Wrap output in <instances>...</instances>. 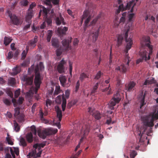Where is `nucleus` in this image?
<instances>
[{"instance_id":"obj_53","label":"nucleus","mask_w":158,"mask_h":158,"mask_svg":"<svg viewBox=\"0 0 158 158\" xmlns=\"http://www.w3.org/2000/svg\"><path fill=\"white\" fill-rule=\"evenodd\" d=\"M28 2L27 0H23L21 1L20 2L21 6H26L28 4Z\"/></svg>"},{"instance_id":"obj_18","label":"nucleus","mask_w":158,"mask_h":158,"mask_svg":"<svg viewBox=\"0 0 158 158\" xmlns=\"http://www.w3.org/2000/svg\"><path fill=\"white\" fill-rule=\"evenodd\" d=\"M59 79L61 85L63 86H66V85L67 77L65 76L60 75L59 77Z\"/></svg>"},{"instance_id":"obj_46","label":"nucleus","mask_w":158,"mask_h":158,"mask_svg":"<svg viewBox=\"0 0 158 158\" xmlns=\"http://www.w3.org/2000/svg\"><path fill=\"white\" fill-rule=\"evenodd\" d=\"M28 12L27 13V15L26 16V21L28 23H29L30 22V12H29V11L30 10V8L28 9Z\"/></svg>"},{"instance_id":"obj_62","label":"nucleus","mask_w":158,"mask_h":158,"mask_svg":"<svg viewBox=\"0 0 158 158\" xmlns=\"http://www.w3.org/2000/svg\"><path fill=\"white\" fill-rule=\"evenodd\" d=\"M80 87V81H77L75 91L77 92Z\"/></svg>"},{"instance_id":"obj_35","label":"nucleus","mask_w":158,"mask_h":158,"mask_svg":"<svg viewBox=\"0 0 158 158\" xmlns=\"http://www.w3.org/2000/svg\"><path fill=\"white\" fill-rule=\"evenodd\" d=\"M10 151L11 154L13 158H15V153H14L13 151L12 148L10 147H6L5 148V151L6 152H9V151Z\"/></svg>"},{"instance_id":"obj_16","label":"nucleus","mask_w":158,"mask_h":158,"mask_svg":"<svg viewBox=\"0 0 158 158\" xmlns=\"http://www.w3.org/2000/svg\"><path fill=\"white\" fill-rule=\"evenodd\" d=\"M46 26L45 21H44L41 24L40 26H37V27H35L33 26L32 28V30L34 32H38L40 31V29H44Z\"/></svg>"},{"instance_id":"obj_40","label":"nucleus","mask_w":158,"mask_h":158,"mask_svg":"<svg viewBox=\"0 0 158 158\" xmlns=\"http://www.w3.org/2000/svg\"><path fill=\"white\" fill-rule=\"evenodd\" d=\"M45 23H47L48 26H51L52 23V20L51 18L50 17H47L45 18Z\"/></svg>"},{"instance_id":"obj_9","label":"nucleus","mask_w":158,"mask_h":158,"mask_svg":"<svg viewBox=\"0 0 158 158\" xmlns=\"http://www.w3.org/2000/svg\"><path fill=\"white\" fill-rule=\"evenodd\" d=\"M70 94V91L69 90H67L65 91V94L64 95L63 94L62 96V104L61 106L62 110L64 111L65 109V107L66 106V99L69 98Z\"/></svg>"},{"instance_id":"obj_7","label":"nucleus","mask_w":158,"mask_h":158,"mask_svg":"<svg viewBox=\"0 0 158 158\" xmlns=\"http://www.w3.org/2000/svg\"><path fill=\"white\" fill-rule=\"evenodd\" d=\"M91 123V121L88 120V122H86L84 123L82 127V130L84 131V133L79 142V143H80V144L83 141L84 138L85 137L86 135H87L89 132L90 124Z\"/></svg>"},{"instance_id":"obj_54","label":"nucleus","mask_w":158,"mask_h":158,"mask_svg":"<svg viewBox=\"0 0 158 158\" xmlns=\"http://www.w3.org/2000/svg\"><path fill=\"white\" fill-rule=\"evenodd\" d=\"M103 74V73H102L101 71H99L97 73L95 77V79H98L101 77V75Z\"/></svg>"},{"instance_id":"obj_6","label":"nucleus","mask_w":158,"mask_h":158,"mask_svg":"<svg viewBox=\"0 0 158 158\" xmlns=\"http://www.w3.org/2000/svg\"><path fill=\"white\" fill-rule=\"evenodd\" d=\"M120 95L119 92L117 91V93L114 95V97L110 101L108 104L109 108L111 110L114 109V106L116 105V103H118L121 100Z\"/></svg>"},{"instance_id":"obj_42","label":"nucleus","mask_w":158,"mask_h":158,"mask_svg":"<svg viewBox=\"0 0 158 158\" xmlns=\"http://www.w3.org/2000/svg\"><path fill=\"white\" fill-rule=\"evenodd\" d=\"M11 40L9 38L5 37L4 39V44L5 45H7L11 42Z\"/></svg>"},{"instance_id":"obj_51","label":"nucleus","mask_w":158,"mask_h":158,"mask_svg":"<svg viewBox=\"0 0 158 158\" xmlns=\"http://www.w3.org/2000/svg\"><path fill=\"white\" fill-rule=\"evenodd\" d=\"M69 73L70 74V75L72 77V69H73V67H72V63H71V61H69Z\"/></svg>"},{"instance_id":"obj_64","label":"nucleus","mask_w":158,"mask_h":158,"mask_svg":"<svg viewBox=\"0 0 158 158\" xmlns=\"http://www.w3.org/2000/svg\"><path fill=\"white\" fill-rule=\"evenodd\" d=\"M13 56V53L12 52H10L8 53V58L10 59L12 58Z\"/></svg>"},{"instance_id":"obj_5","label":"nucleus","mask_w":158,"mask_h":158,"mask_svg":"<svg viewBox=\"0 0 158 158\" xmlns=\"http://www.w3.org/2000/svg\"><path fill=\"white\" fill-rule=\"evenodd\" d=\"M58 130L54 128H48L44 130H38L37 133L38 135L42 139H45L47 136L49 135L55 134L57 132Z\"/></svg>"},{"instance_id":"obj_39","label":"nucleus","mask_w":158,"mask_h":158,"mask_svg":"<svg viewBox=\"0 0 158 158\" xmlns=\"http://www.w3.org/2000/svg\"><path fill=\"white\" fill-rule=\"evenodd\" d=\"M102 91L103 92L107 91V94H111L112 92L110 85H109L108 87L102 89Z\"/></svg>"},{"instance_id":"obj_23","label":"nucleus","mask_w":158,"mask_h":158,"mask_svg":"<svg viewBox=\"0 0 158 158\" xmlns=\"http://www.w3.org/2000/svg\"><path fill=\"white\" fill-rule=\"evenodd\" d=\"M135 84L133 81L130 82L128 85H125V89L127 91H130L133 90Z\"/></svg>"},{"instance_id":"obj_1","label":"nucleus","mask_w":158,"mask_h":158,"mask_svg":"<svg viewBox=\"0 0 158 158\" xmlns=\"http://www.w3.org/2000/svg\"><path fill=\"white\" fill-rule=\"evenodd\" d=\"M130 27L127 29H125L123 32L122 34L118 35L117 38V44L118 47H119L120 45H121L123 41V37L125 39L126 42L127 44L126 46V48L125 49V60H127L126 65L122 64L120 67H116L115 70H120L122 71L123 72L125 73L127 69V67L128 66L129 61V54L128 53V52L129 50L131 48L132 44H133L132 40V38L133 36L130 35L129 37L128 38V33L130 30Z\"/></svg>"},{"instance_id":"obj_32","label":"nucleus","mask_w":158,"mask_h":158,"mask_svg":"<svg viewBox=\"0 0 158 158\" xmlns=\"http://www.w3.org/2000/svg\"><path fill=\"white\" fill-rule=\"evenodd\" d=\"M14 127L15 130L16 132H19L20 130V127L19 124L15 120H14Z\"/></svg>"},{"instance_id":"obj_45","label":"nucleus","mask_w":158,"mask_h":158,"mask_svg":"<svg viewBox=\"0 0 158 158\" xmlns=\"http://www.w3.org/2000/svg\"><path fill=\"white\" fill-rule=\"evenodd\" d=\"M91 18V16L89 15V16L87 18V19L85 21V28L89 24V22Z\"/></svg>"},{"instance_id":"obj_28","label":"nucleus","mask_w":158,"mask_h":158,"mask_svg":"<svg viewBox=\"0 0 158 158\" xmlns=\"http://www.w3.org/2000/svg\"><path fill=\"white\" fill-rule=\"evenodd\" d=\"M37 36H35L33 40H30V48H34L36 45V43L38 41Z\"/></svg>"},{"instance_id":"obj_30","label":"nucleus","mask_w":158,"mask_h":158,"mask_svg":"<svg viewBox=\"0 0 158 158\" xmlns=\"http://www.w3.org/2000/svg\"><path fill=\"white\" fill-rule=\"evenodd\" d=\"M52 46L54 47L58 48L59 46V41L57 39L54 38L52 40Z\"/></svg>"},{"instance_id":"obj_17","label":"nucleus","mask_w":158,"mask_h":158,"mask_svg":"<svg viewBox=\"0 0 158 158\" xmlns=\"http://www.w3.org/2000/svg\"><path fill=\"white\" fill-rule=\"evenodd\" d=\"M55 20L56 23L58 25H60L62 23L64 25H65V24H66L64 22V19L61 15H60L59 17H56L55 19Z\"/></svg>"},{"instance_id":"obj_14","label":"nucleus","mask_w":158,"mask_h":158,"mask_svg":"<svg viewBox=\"0 0 158 158\" xmlns=\"http://www.w3.org/2000/svg\"><path fill=\"white\" fill-rule=\"evenodd\" d=\"M56 109L57 117L59 118V121L58 124L57 125V127L58 128H60L61 127L60 122L61 120L63 115L62 113V111L61 109H60L59 107H57Z\"/></svg>"},{"instance_id":"obj_2","label":"nucleus","mask_w":158,"mask_h":158,"mask_svg":"<svg viewBox=\"0 0 158 158\" xmlns=\"http://www.w3.org/2000/svg\"><path fill=\"white\" fill-rule=\"evenodd\" d=\"M142 40L146 42L145 45L148 48L149 52H147V50L148 51V48H145L141 49L139 53L140 58L137 60V64H139L140 62H142L143 60H149L150 58V55H152V46L150 44V38L148 36H144L142 37Z\"/></svg>"},{"instance_id":"obj_48","label":"nucleus","mask_w":158,"mask_h":158,"mask_svg":"<svg viewBox=\"0 0 158 158\" xmlns=\"http://www.w3.org/2000/svg\"><path fill=\"white\" fill-rule=\"evenodd\" d=\"M43 15L44 17H47V15L48 14V9H46V8H44V7L43 8Z\"/></svg>"},{"instance_id":"obj_36","label":"nucleus","mask_w":158,"mask_h":158,"mask_svg":"<svg viewBox=\"0 0 158 158\" xmlns=\"http://www.w3.org/2000/svg\"><path fill=\"white\" fill-rule=\"evenodd\" d=\"M156 81L155 80L154 78H152L151 80H146L144 82V85H147L148 84H152L153 83H155Z\"/></svg>"},{"instance_id":"obj_49","label":"nucleus","mask_w":158,"mask_h":158,"mask_svg":"<svg viewBox=\"0 0 158 158\" xmlns=\"http://www.w3.org/2000/svg\"><path fill=\"white\" fill-rule=\"evenodd\" d=\"M137 153L136 151H132L130 154V157L131 158H134L135 156L137 155Z\"/></svg>"},{"instance_id":"obj_21","label":"nucleus","mask_w":158,"mask_h":158,"mask_svg":"<svg viewBox=\"0 0 158 158\" xmlns=\"http://www.w3.org/2000/svg\"><path fill=\"white\" fill-rule=\"evenodd\" d=\"M24 100V98H23L19 97L18 100L17 102L15 99L13 98L12 99V102L14 104V106L16 107L17 106V104L19 105L22 104Z\"/></svg>"},{"instance_id":"obj_22","label":"nucleus","mask_w":158,"mask_h":158,"mask_svg":"<svg viewBox=\"0 0 158 158\" xmlns=\"http://www.w3.org/2000/svg\"><path fill=\"white\" fill-rule=\"evenodd\" d=\"M100 27L97 30L93 32L92 33L93 41L94 42H96L98 39L100 31Z\"/></svg>"},{"instance_id":"obj_43","label":"nucleus","mask_w":158,"mask_h":158,"mask_svg":"<svg viewBox=\"0 0 158 158\" xmlns=\"http://www.w3.org/2000/svg\"><path fill=\"white\" fill-rule=\"evenodd\" d=\"M20 143L21 145L24 147L26 146L27 144L25 139L22 137L20 138Z\"/></svg>"},{"instance_id":"obj_34","label":"nucleus","mask_w":158,"mask_h":158,"mask_svg":"<svg viewBox=\"0 0 158 158\" xmlns=\"http://www.w3.org/2000/svg\"><path fill=\"white\" fill-rule=\"evenodd\" d=\"M89 12L88 10H85L84 11L83 14L82 15V17L81 19V22L82 23L83 20L85 18H87V17L89 16Z\"/></svg>"},{"instance_id":"obj_47","label":"nucleus","mask_w":158,"mask_h":158,"mask_svg":"<svg viewBox=\"0 0 158 158\" xmlns=\"http://www.w3.org/2000/svg\"><path fill=\"white\" fill-rule=\"evenodd\" d=\"M124 10V8H123V4H121L120 5L118 8V10L116 11V14H118L120 13V12L121 10Z\"/></svg>"},{"instance_id":"obj_11","label":"nucleus","mask_w":158,"mask_h":158,"mask_svg":"<svg viewBox=\"0 0 158 158\" xmlns=\"http://www.w3.org/2000/svg\"><path fill=\"white\" fill-rule=\"evenodd\" d=\"M7 14L10 17L12 23L15 25H18L20 23V20L15 15H12L11 11L9 10H7Z\"/></svg>"},{"instance_id":"obj_58","label":"nucleus","mask_w":158,"mask_h":158,"mask_svg":"<svg viewBox=\"0 0 158 158\" xmlns=\"http://www.w3.org/2000/svg\"><path fill=\"white\" fill-rule=\"evenodd\" d=\"M6 140L7 141L8 143L9 144L13 145V143L12 141L10 139L9 137H7L6 138Z\"/></svg>"},{"instance_id":"obj_37","label":"nucleus","mask_w":158,"mask_h":158,"mask_svg":"<svg viewBox=\"0 0 158 158\" xmlns=\"http://www.w3.org/2000/svg\"><path fill=\"white\" fill-rule=\"evenodd\" d=\"M53 32L52 30H48V35L47 37V40L48 42H50L51 39L52 38Z\"/></svg>"},{"instance_id":"obj_29","label":"nucleus","mask_w":158,"mask_h":158,"mask_svg":"<svg viewBox=\"0 0 158 158\" xmlns=\"http://www.w3.org/2000/svg\"><path fill=\"white\" fill-rule=\"evenodd\" d=\"M35 87H32L31 88H30V98L31 97V95L33 94H35V97L36 99L37 100H39L40 99V97L38 94H37V91L36 93L35 92H34V87H35L36 86L35 85ZM38 90H37V91Z\"/></svg>"},{"instance_id":"obj_3","label":"nucleus","mask_w":158,"mask_h":158,"mask_svg":"<svg viewBox=\"0 0 158 158\" xmlns=\"http://www.w3.org/2000/svg\"><path fill=\"white\" fill-rule=\"evenodd\" d=\"M156 102L158 103V98L156 99ZM152 110L149 115L142 117L143 124L145 126L153 127L154 120L158 119V106H153Z\"/></svg>"},{"instance_id":"obj_38","label":"nucleus","mask_w":158,"mask_h":158,"mask_svg":"<svg viewBox=\"0 0 158 158\" xmlns=\"http://www.w3.org/2000/svg\"><path fill=\"white\" fill-rule=\"evenodd\" d=\"M61 90L60 89V86H57V85H56V88L55 91L53 94L54 95V96L57 95L58 94L60 93Z\"/></svg>"},{"instance_id":"obj_41","label":"nucleus","mask_w":158,"mask_h":158,"mask_svg":"<svg viewBox=\"0 0 158 158\" xmlns=\"http://www.w3.org/2000/svg\"><path fill=\"white\" fill-rule=\"evenodd\" d=\"M145 94H144V95H143V96L142 97V98L140 101V108H142L143 106V105H145V104H146V103L145 102Z\"/></svg>"},{"instance_id":"obj_19","label":"nucleus","mask_w":158,"mask_h":158,"mask_svg":"<svg viewBox=\"0 0 158 158\" xmlns=\"http://www.w3.org/2000/svg\"><path fill=\"white\" fill-rule=\"evenodd\" d=\"M68 28L67 27H61L58 28L57 31L60 35H65Z\"/></svg>"},{"instance_id":"obj_10","label":"nucleus","mask_w":158,"mask_h":158,"mask_svg":"<svg viewBox=\"0 0 158 158\" xmlns=\"http://www.w3.org/2000/svg\"><path fill=\"white\" fill-rule=\"evenodd\" d=\"M66 64L64 59H62L58 63L57 66V70L59 73H63L65 72V67L64 65Z\"/></svg>"},{"instance_id":"obj_52","label":"nucleus","mask_w":158,"mask_h":158,"mask_svg":"<svg viewBox=\"0 0 158 158\" xmlns=\"http://www.w3.org/2000/svg\"><path fill=\"white\" fill-rule=\"evenodd\" d=\"M100 17V15L98 16L96 18L93 19V20L91 22L90 25H94V24H95L98 20Z\"/></svg>"},{"instance_id":"obj_12","label":"nucleus","mask_w":158,"mask_h":158,"mask_svg":"<svg viewBox=\"0 0 158 158\" xmlns=\"http://www.w3.org/2000/svg\"><path fill=\"white\" fill-rule=\"evenodd\" d=\"M88 112L89 113L94 117L96 119L99 120L101 118V114L98 111H95L94 109L91 107H89Z\"/></svg>"},{"instance_id":"obj_26","label":"nucleus","mask_w":158,"mask_h":158,"mask_svg":"<svg viewBox=\"0 0 158 158\" xmlns=\"http://www.w3.org/2000/svg\"><path fill=\"white\" fill-rule=\"evenodd\" d=\"M46 3L47 5H49L50 7H52L51 2L55 5L58 4L59 3V0H46Z\"/></svg>"},{"instance_id":"obj_50","label":"nucleus","mask_w":158,"mask_h":158,"mask_svg":"<svg viewBox=\"0 0 158 158\" xmlns=\"http://www.w3.org/2000/svg\"><path fill=\"white\" fill-rule=\"evenodd\" d=\"M20 94V89H18L15 92V97L16 98L18 97Z\"/></svg>"},{"instance_id":"obj_55","label":"nucleus","mask_w":158,"mask_h":158,"mask_svg":"<svg viewBox=\"0 0 158 158\" xmlns=\"http://www.w3.org/2000/svg\"><path fill=\"white\" fill-rule=\"evenodd\" d=\"M62 51L61 48H59L56 51V55L57 56H60L61 54Z\"/></svg>"},{"instance_id":"obj_56","label":"nucleus","mask_w":158,"mask_h":158,"mask_svg":"<svg viewBox=\"0 0 158 158\" xmlns=\"http://www.w3.org/2000/svg\"><path fill=\"white\" fill-rule=\"evenodd\" d=\"M146 128H145L144 129H143V131H142V133L141 134V131H140L139 133V135L140 137V139L139 140V142H141V138L142 137V136H143V134H144L145 132H146Z\"/></svg>"},{"instance_id":"obj_24","label":"nucleus","mask_w":158,"mask_h":158,"mask_svg":"<svg viewBox=\"0 0 158 158\" xmlns=\"http://www.w3.org/2000/svg\"><path fill=\"white\" fill-rule=\"evenodd\" d=\"M21 70V67L20 66H16L13 69V71L11 73V75L12 76H15L19 73Z\"/></svg>"},{"instance_id":"obj_8","label":"nucleus","mask_w":158,"mask_h":158,"mask_svg":"<svg viewBox=\"0 0 158 158\" xmlns=\"http://www.w3.org/2000/svg\"><path fill=\"white\" fill-rule=\"evenodd\" d=\"M14 117L16 118L19 123H22L24 121V115L20 112L19 107L15 108V109Z\"/></svg>"},{"instance_id":"obj_31","label":"nucleus","mask_w":158,"mask_h":158,"mask_svg":"<svg viewBox=\"0 0 158 158\" xmlns=\"http://www.w3.org/2000/svg\"><path fill=\"white\" fill-rule=\"evenodd\" d=\"M29 49V47L27 46L25 50H23L21 54V60H23L25 58L28 51Z\"/></svg>"},{"instance_id":"obj_33","label":"nucleus","mask_w":158,"mask_h":158,"mask_svg":"<svg viewBox=\"0 0 158 158\" xmlns=\"http://www.w3.org/2000/svg\"><path fill=\"white\" fill-rule=\"evenodd\" d=\"M8 84L11 86H14L16 83L15 79L14 78L10 77L8 79Z\"/></svg>"},{"instance_id":"obj_63","label":"nucleus","mask_w":158,"mask_h":158,"mask_svg":"<svg viewBox=\"0 0 158 158\" xmlns=\"http://www.w3.org/2000/svg\"><path fill=\"white\" fill-rule=\"evenodd\" d=\"M116 81H117L116 86H120L121 85L120 80L119 78L117 77L116 79Z\"/></svg>"},{"instance_id":"obj_13","label":"nucleus","mask_w":158,"mask_h":158,"mask_svg":"<svg viewBox=\"0 0 158 158\" xmlns=\"http://www.w3.org/2000/svg\"><path fill=\"white\" fill-rule=\"evenodd\" d=\"M72 39L71 37H70L67 39H64L62 41V44L63 46L64 47L65 50H67L70 48L69 44L71 43Z\"/></svg>"},{"instance_id":"obj_61","label":"nucleus","mask_w":158,"mask_h":158,"mask_svg":"<svg viewBox=\"0 0 158 158\" xmlns=\"http://www.w3.org/2000/svg\"><path fill=\"white\" fill-rule=\"evenodd\" d=\"M79 42V40L77 38H75L74 39V40L73 42V45L74 46H76V45H77Z\"/></svg>"},{"instance_id":"obj_44","label":"nucleus","mask_w":158,"mask_h":158,"mask_svg":"<svg viewBox=\"0 0 158 158\" xmlns=\"http://www.w3.org/2000/svg\"><path fill=\"white\" fill-rule=\"evenodd\" d=\"M88 77L85 73H81L80 75V79L81 81H83L85 78Z\"/></svg>"},{"instance_id":"obj_59","label":"nucleus","mask_w":158,"mask_h":158,"mask_svg":"<svg viewBox=\"0 0 158 158\" xmlns=\"http://www.w3.org/2000/svg\"><path fill=\"white\" fill-rule=\"evenodd\" d=\"M52 104V101L51 100L49 99H47L46 101V106L48 107V105H51Z\"/></svg>"},{"instance_id":"obj_57","label":"nucleus","mask_w":158,"mask_h":158,"mask_svg":"<svg viewBox=\"0 0 158 158\" xmlns=\"http://www.w3.org/2000/svg\"><path fill=\"white\" fill-rule=\"evenodd\" d=\"M4 103L7 105H10L11 104V102L10 100L7 99H5L3 100Z\"/></svg>"},{"instance_id":"obj_27","label":"nucleus","mask_w":158,"mask_h":158,"mask_svg":"<svg viewBox=\"0 0 158 158\" xmlns=\"http://www.w3.org/2000/svg\"><path fill=\"white\" fill-rule=\"evenodd\" d=\"M22 79L25 82V84L26 86L30 85V77L28 75H24Z\"/></svg>"},{"instance_id":"obj_25","label":"nucleus","mask_w":158,"mask_h":158,"mask_svg":"<svg viewBox=\"0 0 158 158\" xmlns=\"http://www.w3.org/2000/svg\"><path fill=\"white\" fill-rule=\"evenodd\" d=\"M46 142L44 141L42 143H36L33 146V147L34 148H38V150H40V149L41 147H44L45 145H46Z\"/></svg>"},{"instance_id":"obj_15","label":"nucleus","mask_w":158,"mask_h":158,"mask_svg":"<svg viewBox=\"0 0 158 158\" xmlns=\"http://www.w3.org/2000/svg\"><path fill=\"white\" fill-rule=\"evenodd\" d=\"M30 143L33 141V134L34 135H37V130L36 129V127L34 125H33L30 127Z\"/></svg>"},{"instance_id":"obj_60","label":"nucleus","mask_w":158,"mask_h":158,"mask_svg":"<svg viewBox=\"0 0 158 158\" xmlns=\"http://www.w3.org/2000/svg\"><path fill=\"white\" fill-rule=\"evenodd\" d=\"M14 153H15L16 155L18 156L19 154V149L18 148H14Z\"/></svg>"},{"instance_id":"obj_4","label":"nucleus","mask_w":158,"mask_h":158,"mask_svg":"<svg viewBox=\"0 0 158 158\" xmlns=\"http://www.w3.org/2000/svg\"><path fill=\"white\" fill-rule=\"evenodd\" d=\"M44 68V67L42 62L40 63L39 65H37L35 68L34 70L35 78L34 83L36 87L33 88L34 92L36 93L38 89L40 87L42 78L41 77L40 70H42Z\"/></svg>"},{"instance_id":"obj_20","label":"nucleus","mask_w":158,"mask_h":158,"mask_svg":"<svg viewBox=\"0 0 158 158\" xmlns=\"http://www.w3.org/2000/svg\"><path fill=\"white\" fill-rule=\"evenodd\" d=\"M99 84V83L97 82L93 86V87L91 89V91L90 94V95H94L97 92L98 90Z\"/></svg>"}]
</instances>
